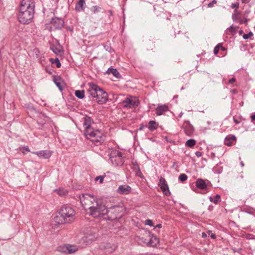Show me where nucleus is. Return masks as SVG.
<instances>
[{
  "instance_id": "obj_1",
  "label": "nucleus",
  "mask_w": 255,
  "mask_h": 255,
  "mask_svg": "<svg viewBox=\"0 0 255 255\" xmlns=\"http://www.w3.org/2000/svg\"><path fill=\"white\" fill-rule=\"evenodd\" d=\"M34 8V0H22L17 15L19 21L23 24L30 23L33 17Z\"/></svg>"
},
{
  "instance_id": "obj_2",
  "label": "nucleus",
  "mask_w": 255,
  "mask_h": 255,
  "mask_svg": "<svg viewBox=\"0 0 255 255\" xmlns=\"http://www.w3.org/2000/svg\"><path fill=\"white\" fill-rule=\"evenodd\" d=\"M75 212L71 207L64 206L55 216L54 221L58 224L69 223L75 220Z\"/></svg>"
},
{
  "instance_id": "obj_3",
  "label": "nucleus",
  "mask_w": 255,
  "mask_h": 255,
  "mask_svg": "<svg viewBox=\"0 0 255 255\" xmlns=\"http://www.w3.org/2000/svg\"><path fill=\"white\" fill-rule=\"evenodd\" d=\"M89 214L94 218H100L108 214L110 210H108V207L106 206L102 200L97 199L93 203L92 206L89 207Z\"/></svg>"
},
{
  "instance_id": "obj_4",
  "label": "nucleus",
  "mask_w": 255,
  "mask_h": 255,
  "mask_svg": "<svg viewBox=\"0 0 255 255\" xmlns=\"http://www.w3.org/2000/svg\"><path fill=\"white\" fill-rule=\"evenodd\" d=\"M86 137L93 142L94 145H99L104 141L103 133L99 129H87L84 132Z\"/></svg>"
},
{
  "instance_id": "obj_5",
  "label": "nucleus",
  "mask_w": 255,
  "mask_h": 255,
  "mask_svg": "<svg viewBox=\"0 0 255 255\" xmlns=\"http://www.w3.org/2000/svg\"><path fill=\"white\" fill-rule=\"evenodd\" d=\"M109 155L113 164L116 166H122L124 163V158L119 150L113 149H109Z\"/></svg>"
},
{
  "instance_id": "obj_6",
  "label": "nucleus",
  "mask_w": 255,
  "mask_h": 255,
  "mask_svg": "<svg viewBox=\"0 0 255 255\" xmlns=\"http://www.w3.org/2000/svg\"><path fill=\"white\" fill-rule=\"evenodd\" d=\"M144 236V237H140V239L142 242L147 246L154 247L159 243V239L149 232H145Z\"/></svg>"
},
{
  "instance_id": "obj_7",
  "label": "nucleus",
  "mask_w": 255,
  "mask_h": 255,
  "mask_svg": "<svg viewBox=\"0 0 255 255\" xmlns=\"http://www.w3.org/2000/svg\"><path fill=\"white\" fill-rule=\"evenodd\" d=\"M80 202L84 208L89 209L90 206L96 201L97 198L89 194H84L79 196Z\"/></svg>"
},
{
  "instance_id": "obj_8",
  "label": "nucleus",
  "mask_w": 255,
  "mask_h": 255,
  "mask_svg": "<svg viewBox=\"0 0 255 255\" xmlns=\"http://www.w3.org/2000/svg\"><path fill=\"white\" fill-rule=\"evenodd\" d=\"M122 104L125 108L133 109L138 106L139 101L135 97L129 96L122 102Z\"/></svg>"
},
{
  "instance_id": "obj_9",
  "label": "nucleus",
  "mask_w": 255,
  "mask_h": 255,
  "mask_svg": "<svg viewBox=\"0 0 255 255\" xmlns=\"http://www.w3.org/2000/svg\"><path fill=\"white\" fill-rule=\"evenodd\" d=\"M117 248L115 244L109 243H103L100 246V251L106 255H108L114 252Z\"/></svg>"
},
{
  "instance_id": "obj_10",
  "label": "nucleus",
  "mask_w": 255,
  "mask_h": 255,
  "mask_svg": "<svg viewBox=\"0 0 255 255\" xmlns=\"http://www.w3.org/2000/svg\"><path fill=\"white\" fill-rule=\"evenodd\" d=\"M96 237L95 234L87 233L82 237L81 239L79 241V243L81 244V246L82 247H84L92 243V242H93Z\"/></svg>"
},
{
  "instance_id": "obj_11",
  "label": "nucleus",
  "mask_w": 255,
  "mask_h": 255,
  "mask_svg": "<svg viewBox=\"0 0 255 255\" xmlns=\"http://www.w3.org/2000/svg\"><path fill=\"white\" fill-rule=\"evenodd\" d=\"M99 92L98 93V96L96 99V102L99 104H103L107 102L108 101V94L102 89L100 88L98 89Z\"/></svg>"
},
{
  "instance_id": "obj_12",
  "label": "nucleus",
  "mask_w": 255,
  "mask_h": 255,
  "mask_svg": "<svg viewBox=\"0 0 255 255\" xmlns=\"http://www.w3.org/2000/svg\"><path fill=\"white\" fill-rule=\"evenodd\" d=\"M158 185L160 186L165 195L169 196L170 195L168 186L164 178L162 177H160Z\"/></svg>"
},
{
  "instance_id": "obj_13",
  "label": "nucleus",
  "mask_w": 255,
  "mask_h": 255,
  "mask_svg": "<svg viewBox=\"0 0 255 255\" xmlns=\"http://www.w3.org/2000/svg\"><path fill=\"white\" fill-rule=\"evenodd\" d=\"M89 86L90 87L88 91L89 94L94 99V100L96 101V99L97 98L98 93L99 92L98 89H100V87L94 84H90Z\"/></svg>"
},
{
  "instance_id": "obj_14",
  "label": "nucleus",
  "mask_w": 255,
  "mask_h": 255,
  "mask_svg": "<svg viewBox=\"0 0 255 255\" xmlns=\"http://www.w3.org/2000/svg\"><path fill=\"white\" fill-rule=\"evenodd\" d=\"M183 128L185 133L187 135L190 136L194 131V128L189 121H185L183 125Z\"/></svg>"
},
{
  "instance_id": "obj_15",
  "label": "nucleus",
  "mask_w": 255,
  "mask_h": 255,
  "mask_svg": "<svg viewBox=\"0 0 255 255\" xmlns=\"http://www.w3.org/2000/svg\"><path fill=\"white\" fill-rule=\"evenodd\" d=\"M131 190V187L127 185H122L119 186L117 192L120 194H128Z\"/></svg>"
},
{
  "instance_id": "obj_16",
  "label": "nucleus",
  "mask_w": 255,
  "mask_h": 255,
  "mask_svg": "<svg viewBox=\"0 0 255 255\" xmlns=\"http://www.w3.org/2000/svg\"><path fill=\"white\" fill-rule=\"evenodd\" d=\"M62 251L68 254H72L77 251L79 248L70 245H65L61 248Z\"/></svg>"
},
{
  "instance_id": "obj_17",
  "label": "nucleus",
  "mask_w": 255,
  "mask_h": 255,
  "mask_svg": "<svg viewBox=\"0 0 255 255\" xmlns=\"http://www.w3.org/2000/svg\"><path fill=\"white\" fill-rule=\"evenodd\" d=\"M64 21L62 19L58 17L54 18L51 21V24L56 29L61 28L64 25Z\"/></svg>"
},
{
  "instance_id": "obj_18",
  "label": "nucleus",
  "mask_w": 255,
  "mask_h": 255,
  "mask_svg": "<svg viewBox=\"0 0 255 255\" xmlns=\"http://www.w3.org/2000/svg\"><path fill=\"white\" fill-rule=\"evenodd\" d=\"M92 119L88 117V116H85L83 118V126L84 127L85 130L84 132L88 129H92L93 128L92 127Z\"/></svg>"
},
{
  "instance_id": "obj_19",
  "label": "nucleus",
  "mask_w": 255,
  "mask_h": 255,
  "mask_svg": "<svg viewBox=\"0 0 255 255\" xmlns=\"http://www.w3.org/2000/svg\"><path fill=\"white\" fill-rule=\"evenodd\" d=\"M33 154H36L39 157H43L45 159L49 158L51 155V152L48 150H41L39 151H35L33 152Z\"/></svg>"
},
{
  "instance_id": "obj_20",
  "label": "nucleus",
  "mask_w": 255,
  "mask_h": 255,
  "mask_svg": "<svg viewBox=\"0 0 255 255\" xmlns=\"http://www.w3.org/2000/svg\"><path fill=\"white\" fill-rule=\"evenodd\" d=\"M86 2L85 0H79L75 6V9L77 11H83L85 9Z\"/></svg>"
},
{
  "instance_id": "obj_21",
  "label": "nucleus",
  "mask_w": 255,
  "mask_h": 255,
  "mask_svg": "<svg viewBox=\"0 0 255 255\" xmlns=\"http://www.w3.org/2000/svg\"><path fill=\"white\" fill-rule=\"evenodd\" d=\"M167 111H168V108L166 105H161L157 107L156 113L158 116H160Z\"/></svg>"
},
{
  "instance_id": "obj_22",
  "label": "nucleus",
  "mask_w": 255,
  "mask_h": 255,
  "mask_svg": "<svg viewBox=\"0 0 255 255\" xmlns=\"http://www.w3.org/2000/svg\"><path fill=\"white\" fill-rule=\"evenodd\" d=\"M196 186L202 190H205L207 188V185L205 181L201 179H198L196 182Z\"/></svg>"
},
{
  "instance_id": "obj_23",
  "label": "nucleus",
  "mask_w": 255,
  "mask_h": 255,
  "mask_svg": "<svg viewBox=\"0 0 255 255\" xmlns=\"http://www.w3.org/2000/svg\"><path fill=\"white\" fill-rule=\"evenodd\" d=\"M235 140L236 137L234 135H229L225 138L224 143L228 146H231Z\"/></svg>"
},
{
  "instance_id": "obj_24",
  "label": "nucleus",
  "mask_w": 255,
  "mask_h": 255,
  "mask_svg": "<svg viewBox=\"0 0 255 255\" xmlns=\"http://www.w3.org/2000/svg\"><path fill=\"white\" fill-rule=\"evenodd\" d=\"M238 26H234L233 25H231L230 27L227 29V30H226V33L227 34L234 35L236 33L237 30L238 29Z\"/></svg>"
},
{
  "instance_id": "obj_25",
  "label": "nucleus",
  "mask_w": 255,
  "mask_h": 255,
  "mask_svg": "<svg viewBox=\"0 0 255 255\" xmlns=\"http://www.w3.org/2000/svg\"><path fill=\"white\" fill-rule=\"evenodd\" d=\"M158 126V124L154 121H150L149 122L148 129L150 130L153 131L156 129Z\"/></svg>"
},
{
  "instance_id": "obj_26",
  "label": "nucleus",
  "mask_w": 255,
  "mask_h": 255,
  "mask_svg": "<svg viewBox=\"0 0 255 255\" xmlns=\"http://www.w3.org/2000/svg\"><path fill=\"white\" fill-rule=\"evenodd\" d=\"M108 71L112 73L115 77L119 78L120 77V74L116 69L115 68H109Z\"/></svg>"
},
{
  "instance_id": "obj_27",
  "label": "nucleus",
  "mask_w": 255,
  "mask_h": 255,
  "mask_svg": "<svg viewBox=\"0 0 255 255\" xmlns=\"http://www.w3.org/2000/svg\"><path fill=\"white\" fill-rule=\"evenodd\" d=\"M75 95L77 98L82 99L84 97V91L76 90L75 92Z\"/></svg>"
},
{
  "instance_id": "obj_28",
  "label": "nucleus",
  "mask_w": 255,
  "mask_h": 255,
  "mask_svg": "<svg viewBox=\"0 0 255 255\" xmlns=\"http://www.w3.org/2000/svg\"><path fill=\"white\" fill-rule=\"evenodd\" d=\"M210 201L212 202H213L215 204H217L219 201H220V196L218 194H217L215 197H210Z\"/></svg>"
},
{
  "instance_id": "obj_29",
  "label": "nucleus",
  "mask_w": 255,
  "mask_h": 255,
  "mask_svg": "<svg viewBox=\"0 0 255 255\" xmlns=\"http://www.w3.org/2000/svg\"><path fill=\"white\" fill-rule=\"evenodd\" d=\"M54 192H57V193L60 196H64L68 193L67 190L64 189H58L54 190Z\"/></svg>"
},
{
  "instance_id": "obj_30",
  "label": "nucleus",
  "mask_w": 255,
  "mask_h": 255,
  "mask_svg": "<svg viewBox=\"0 0 255 255\" xmlns=\"http://www.w3.org/2000/svg\"><path fill=\"white\" fill-rule=\"evenodd\" d=\"M240 12L238 11L237 10L234 11V13L232 14V19L234 21H236L240 18Z\"/></svg>"
},
{
  "instance_id": "obj_31",
  "label": "nucleus",
  "mask_w": 255,
  "mask_h": 255,
  "mask_svg": "<svg viewBox=\"0 0 255 255\" xmlns=\"http://www.w3.org/2000/svg\"><path fill=\"white\" fill-rule=\"evenodd\" d=\"M196 144V140L193 139H188L186 142V145L190 147H193Z\"/></svg>"
},
{
  "instance_id": "obj_32",
  "label": "nucleus",
  "mask_w": 255,
  "mask_h": 255,
  "mask_svg": "<svg viewBox=\"0 0 255 255\" xmlns=\"http://www.w3.org/2000/svg\"><path fill=\"white\" fill-rule=\"evenodd\" d=\"M53 81H54V83L55 84V85L58 87L59 90L60 91H62L63 88H62V87L61 83L59 81V79L58 78L55 77L53 79Z\"/></svg>"
},
{
  "instance_id": "obj_33",
  "label": "nucleus",
  "mask_w": 255,
  "mask_h": 255,
  "mask_svg": "<svg viewBox=\"0 0 255 255\" xmlns=\"http://www.w3.org/2000/svg\"><path fill=\"white\" fill-rule=\"evenodd\" d=\"M51 49L52 51L56 54H60L62 52L61 49L60 47L52 46Z\"/></svg>"
},
{
  "instance_id": "obj_34",
  "label": "nucleus",
  "mask_w": 255,
  "mask_h": 255,
  "mask_svg": "<svg viewBox=\"0 0 255 255\" xmlns=\"http://www.w3.org/2000/svg\"><path fill=\"white\" fill-rule=\"evenodd\" d=\"M50 61L52 63H55L56 64V66L58 68H60L61 66V64L60 62V61L58 58H56L55 59H50Z\"/></svg>"
},
{
  "instance_id": "obj_35",
  "label": "nucleus",
  "mask_w": 255,
  "mask_h": 255,
  "mask_svg": "<svg viewBox=\"0 0 255 255\" xmlns=\"http://www.w3.org/2000/svg\"><path fill=\"white\" fill-rule=\"evenodd\" d=\"M178 178L179 180L181 182H184L187 179L188 177L185 174L182 173L179 176Z\"/></svg>"
},
{
  "instance_id": "obj_36",
  "label": "nucleus",
  "mask_w": 255,
  "mask_h": 255,
  "mask_svg": "<svg viewBox=\"0 0 255 255\" xmlns=\"http://www.w3.org/2000/svg\"><path fill=\"white\" fill-rule=\"evenodd\" d=\"M101 9V7L98 6H93L91 10L94 13H96L98 12Z\"/></svg>"
},
{
  "instance_id": "obj_37",
  "label": "nucleus",
  "mask_w": 255,
  "mask_h": 255,
  "mask_svg": "<svg viewBox=\"0 0 255 255\" xmlns=\"http://www.w3.org/2000/svg\"><path fill=\"white\" fill-rule=\"evenodd\" d=\"M253 35V32L250 31L248 34H244L243 37L244 39H247L251 37Z\"/></svg>"
},
{
  "instance_id": "obj_38",
  "label": "nucleus",
  "mask_w": 255,
  "mask_h": 255,
  "mask_svg": "<svg viewBox=\"0 0 255 255\" xmlns=\"http://www.w3.org/2000/svg\"><path fill=\"white\" fill-rule=\"evenodd\" d=\"M220 46H221V44L219 43L214 48V53L215 54H217L218 53Z\"/></svg>"
},
{
  "instance_id": "obj_39",
  "label": "nucleus",
  "mask_w": 255,
  "mask_h": 255,
  "mask_svg": "<svg viewBox=\"0 0 255 255\" xmlns=\"http://www.w3.org/2000/svg\"><path fill=\"white\" fill-rule=\"evenodd\" d=\"M105 176H97L95 178V180L98 181L99 180L100 183H102L103 182V180Z\"/></svg>"
},
{
  "instance_id": "obj_40",
  "label": "nucleus",
  "mask_w": 255,
  "mask_h": 255,
  "mask_svg": "<svg viewBox=\"0 0 255 255\" xmlns=\"http://www.w3.org/2000/svg\"><path fill=\"white\" fill-rule=\"evenodd\" d=\"M144 223H145V225H147V226H153L152 221V220H151L150 219L146 220L145 221Z\"/></svg>"
},
{
  "instance_id": "obj_41",
  "label": "nucleus",
  "mask_w": 255,
  "mask_h": 255,
  "mask_svg": "<svg viewBox=\"0 0 255 255\" xmlns=\"http://www.w3.org/2000/svg\"><path fill=\"white\" fill-rule=\"evenodd\" d=\"M231 7L232 8H236L237 9L239 7V3L238 2L232 3L231 5Z\"/></svg>"
},
{
  "instance_id": "obj_42",
  "label": "nucleus",
  "mask_w": 255,
  "mask_h": 255,
  "mask_svg": "<svg viewBox=\"0 0 255 255\" xmlns=\"http://www.w3.org/2000/svg\"><path fill=\"white\" fill-rule=\"evenodd\" d=\"M217 3V1L216 0H213L211 2H210L208 4V6L209 7H212L214 6V5L215 4H216Z\"/></svg>"
},
{
  "instance_id": "obj_43",
  "label": "nucleus",
  "mask_w": 255,
  "mask_h": 255,
  "mask_svg": "<svg viewBox=\"0 0 255 255\" xmlns=\"http://www.w3.org/2000/svg\"><path fill=\"white\" fill-rule=\"evenodd\" d=\"M208 234L210 236V237L212 239H216V235L212 233L211 231H209L208 232Z\"/></svg>"
},
{
  "instance_id": "obj_44",
  "label": "nucleus",
  "mask_w": 255,
  "mask_h": 255,
  "mask_svg": "<svg viewBox=\"0 0 255 255\" xmlns=\"http://www.w3.org/2000/svg\"><path fill=\"white\" fill-rule=\"evenodd\" d=\"M116 209V211H117V209H119V207L117 206H112V207H110V208L108 207V210L109 209ZM119 210H118V211H119Z\"/></svg>"
},
{
  "instance_id": "obj_45",
  "label": "nucleus",
  "mask_w": 255,
  "mask_h": 255,
  "mask_svg": "<svg viewBox=\"0 0 255 255\" xmlns=\"http://www.w3.org/2000/svg\"><path fill=\"white\" fill-rule=\"evenodd\" d=\"M236 81V79L234 78H231L229 80V82L230 84H233Z\"/></svg>"
},
{
  "instance_id": "obj_46",
  "label": "nucleus",
  "mask_w": 255,
  "mask_h": 255,
  "mask_svg": "<svg viewBox=\"0 0 255 255\" xmlns=\"http://www.w3.org/2000/svg\"><path fill=\"white\" fill-rule=\"evenodd\" d=\"M195 155L197 156V157H200L202 155V153L200 151H196L195 152Z\"/></svg>"
},
{
  "instance_id": "obj_47",
  "label": "nucleus",
  "mask_w": 255,
  "mask_h": 255,
  "mask_svg": "<svg viewBox=\"0 0 255 255\" xmlns=\"http://www.w3.org/2000/svg\"><path fill=\"white\" fill-rule=\"evenodd\" d=\"M162 225L161 224H159L154 227V229H156V228L160 229L162 228Z\"/></svg>"
},
{
  "instance_id": "obj_48",
  "label": "nucleus",
  "mask_w": 255,
  "mask_h": 255,
  "mask_svg": "<svg viewBox=\"0 0 255 255\" xmlns=\"http://www.w3.org/2000/svg\"><path fill=\"white\" fill-rule=\"evenodd\" d=\"M248 21V19L246 18H245L244 19H242L240 21V23H246Z\"/></svg>"
},
{
  "instance_id": "obj_49",
  "label": "nucleus",
  "mask_w": 255,
  "mask_h": 255,
  "mask_svg": "<svg viewBox=\"0 0 255 255\" xmlns=\"http://www.w3.org/2000/svg\"><path fill=\"white\" fill-rule=\"evenodd\" d=\"M251 118L252 122L255 121V115H252Z\"/></svg>"
},
{
  "instance_id": "obj_50",
  "label": "nucleus",
  "mask_w": 255,
  "mask_h": 255,
  "mask_svg": "<svg viewBox=\"0 0 255 255\" xmlns=\"http://www.w3.org/2000/svg\"><path fill=\"white\" fill-rule=\"evenodd\" d=\"M202 238H205L207 237V235H206V233H203L202 234Z\"/></svg>"
},
{
  "instance_id": "obj_51",
  "label": "nucleus",
  "mask_w": 255,
  "mask_h": 255,
  "mask_svg": "<svg viewBox=\"0 0 255 255\" xmlns=\"http://www.w3.org/2000/svg\"><path fill=\"white\" fill-rule=\"evenodd\" d=\"M220 49H221V50H222L223 51H224L225 50V48L222 46V45H221V46H220Z\"/></svg>"
},
{
  "instance_id": "obj_52",
  "label": "nucleus",
  "mask_w": 255,
  "mask_h": 255,
  "mask_svg": "<svg viewBox=\"0 0 255 255\" xmlns=\"http://www.w3.org/2000/svg\"><path fill=\"white\" fill-rule=\"evenodd\" d=\"M240 164H241L242 167H244V163H243V162L242 161H241L240 162Z\"/></svg>"
},
{
  "instance_id": "obj_53",
  "label": "nucleus",
  "mask_w": 255,
  "mask_h": 255,
  "mask_svg": "<svg viewBox=\"0 0 255 255\" xmlns=\"http://www.w3.org/2000/svg\"><path fill=\"white\" fill-rule=\"evenodd\" d=\"M243 33V31L242 30H241L239 31V34L241 35Z\"/></svg>"
},
{
  "instance_id": "obj_54",
  "label": "nucleus",
  "mask_w": 255,
  "mask_h": 255,
  "mask_svg": "<svg viewBox=\"0 0 255 255\" xmlns=\"http://www.w3.org/2000/svg\"><path fill=\"white\" fill-rule=\"evenodd\" d=\"M234 121L236 123V124H238L239 123V122L236 119H234Z\"/></svg>"
},
{
  "instance_id": "obj_55",
  "label": "nucleus",
  "mask_w": 255,
  "mask_h": 255,
  "mask_svg": "<svg viewBox=\"0 0 255 255\" xmlns=\"http://www.w3.org/2000/svg\"><path fill=\"white\" fill-rule=\"evenodd\" d=\"M110 14H111V15L112 14V12L111 11H110Z\"/></svg>"
}]
</instances>
